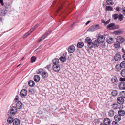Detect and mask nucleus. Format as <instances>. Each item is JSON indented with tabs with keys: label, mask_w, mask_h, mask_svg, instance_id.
<instances>
[{
	"label": "nucleus",
	"mask_w": 125,
	"mask_h": 125,
	"mask_svg": "<svg viewBox=\"0 0 125 125\" xmlns=\"http://www.w3.org/2000/svg\"><path fill=\"white\" fill-rule=\"evenodd\" d=\"M116 40L120 43H122L124 41L125 39L123 37L119 36L117 37Z\"/></svg>",
	"instance_id": "obj_7"
},
{
	"label": "nucleus",
	"mask_w": 125,
	"mask_h": 125,
	"mask_svg": "<svg viewBox=\"0 0 125 125\" xmlns=\"http://www.w3.org/2000/svg\"><path fill=\"white\" fill-rule=\"evenodd\" d=\"M28 84L30 86H33L35 85L34 82L31 80L29 81L28 82Z\"/></svg>",
	"instance_id": "obj_24"
},
{
	"label": "nucleus",
	"mask_w": 125,
	"mask_h": 125,
	"mask_svg": "<svg viewBox=\"0 0 125 125\" xmlns=\"http://www.w3.org/2000/svg\"><path fill=\"white\" fill-rule=\"evenodd\" d=\"M44 71L42 69H41L39 70L37 72V73L38 74H41Z\"/></svg>",
	"instance_id": "obj_44"
},
{
	"label": "nucleus",
	"mask_w": 125,
	"mask_h": 125,
	"mask_svg": "<svg viewBox=\"0 0 125 125\" xmlns=\"http://www.w3.org/2000/svg\"><path fill=\"white\" fill-rule=\"evenodd\" d=\"M51 32V31H48L43 36H44V37H46L49 34L50 32Z\"/></svg>",
	"instance_id": "obj_46"
},
{
	"label": "nucleus",
	"mask_w": 125,
	"mask_h": 125,
	"mask_svg": "<svg viewBox=\"0 0 125 125\" xmlns=\"http://www.w3.org/2000/svg\"><path fill=\"white\" fill-rule=\"evenodd\" d=\"M104 124L105 125H108L110 123V120L108 118H105L104 120Z\"/></svg>",
	"instance_id": "obj_15"
},
{
	"label": "nucleus",
	"mask_w": 125,
	"mask_h": 125,
	"mask_svg": "<svg viewBox=\"0 0 125 125\" xmlns=\"http://www.w3.org/2000/svg\"><path fill=\"white\" fill-rule=\"evenodd\" d=\"M100 125H106L104 124L101 123Z\"/></svg>",
	"instance_id": "obj_63"
},
{
	"label": "nucleus",
	"mask_w": 125,
	"mask_h": 125,
	"mask_svg": "<svg viewBox=\"0 0 125 125\" xmlns=\"http://www.w3.org/2000/svg\"><path fill=\"white\" fill-rule=\"evenodd\" d=\"M111 81L113 83L115 84L117 82L118 80L117 77L114 76L112 78Z\"/></svg>",
	"instance_id": "obj_16"
},
{
	"label": "nucleus",
	"mask_w": 125,
	"mask_h": 125,
	"mask_svg": "<svg viewBox=\"0 0 125 125\" xmlns=\"http://www.w3.org/2000/svg\"><path fill=\"white\" fill-rule=\"evenodd\" d=\"M106 41L108 43L111 44L113 42L114 39L112 38L108 37L107 38Z\"/></svg>",
	"instance_id": "obj_11"
},
{
	"label": "nucleus",
	"mask_w": 125,
	"mask_h": 125,
	"mask_svg": "<svg viewBox=\"0 0 125 125\" xmlns=\"http://www.w3.org/2000/svg\"><path fill=\"white\" fill-rule=\"evenodd\" d=\"M36 59V57L32 56L31 58V62L33 63L34 62Z\"/></svg>",
	"instance_id": "obj_40"
},
{
	"label": "nucleus",
	"mask_w": 125,
	"mask_h": 125,
	"mask_svg": "<svg viewBox=\"0 0 125 125\" xmlns=\"http://www.w3.org/2000/svg\"><path fill=\"white\" fill-rule=\"evenodd\" d=\"M120 8L119 6L117 7L116 9V10L118 12H119L120 11Z\"/></svg>",
	"instance_id": "obj_50"
},
{
	"label": "nucleus",
	"mask_w": 125,
	"mask_h": 125,
	"mask_svg": "<svg viewBox=\"0 0 125 125\" xmlns=\"http://www.w3.org/2000/svg\"><path fill=\"white\" fill-rule=\"evenodd\" d=\"M23 106V104L20 101H19L16 104V108L17 109H21Z\"/></svg>",
	"instance_id": "obj_10"
},
{
	"label": "nucleus",
	"mask_w": 125,
	"mask_h": 125,
	"mask_svg": "<svg viewBox=\"0 0 125 125\" xmlns=\"http://www.w3.org/2000/svg\"><path fill=\"white\" fill-rule=\"evenodd\" d=\"M29 92L31 94H33L34 93V92L33 90H29Z\"/></svg>",
	"instance_id": "obj_55"
},
{
	"label": "nucleus",
	"mask_w": 125,
	"mask_h": 125,
	"mask_svg": "<svg viewBox=\"0 0 125 125\" xmlns=\"http://www.w3.org/2000/svg\"><path fill=\"white\" fill-rule=\"evenodd\" d=\"M7 13V11L4 10H1V15L2 16H4Z\"/></svg>",
	"instance_id": "obj_31"
},
{
	"label": "nucleus",
	"mask_w": 125,
	"mask_h": 125,
	"mask_svg": "<svg viewBox=\"0 0 125 125\" xmlns=\"http://www.w3.org/2000/svg\"><path fill=\"white\" fill-rule=\"evenodd\" d=\"M120 43L117 41L114 44V47L116 48H119L120 46Z\"/></svg>",
	"instance_id": "obj_28"
},
{
	"label": "nucleus",
	"mask_w": 125,
	"mask_h": 125,
	"mask_svg": "<svg viewBox=\"0 0 125 125\" xmlns=\"http://www.w3.org/2000/svg\"><path fill=\"white\" fill-rule=\"evenodd\" d=\"M97 40L101 43L102 42H104V37L103 35H101L98 37Z\"/></svg>",
	"instance_id": "obj_12"
},
{
	"label": "nucleus",
	"mask_w": 125,
	"mask_h": 125,
	"mask_svg": "<svg viewBox=\"0 0 125 125\" xmlns=\"http://www.w3.org/2000/svg\"><path fill=\"white\" fill-rule=\"evenodd\" d=\"M122 58L123 59L125 60V53L123 55Z\"/></svg>",
	"instance_id": "obj_57"
},
{
	"label": "nucleus",
	"mask_w": 125,
	"mask_h": 125,
	"mask_svg": "<svg viewBox=\"0 0 125 125\" xmlns=\"http://www.w3.org/2000/svg\"><path fill=\"white\" fill-rule=\"evenodd\" d=\"M0 2L1 5L2 6H3L4 5V3L3 0H0Z\"/></svg>",
	"instance_id": "obj_53"
},
{
	"label": "nucleus",
	"mask_w": 125,
	"mask_h": 125,
	"mask_svg": "<svg viewBox=\"0 0 125 125\" xmlns=\"http://www.w3.org/2000/svg\"><path fill=\"white\" fill-rule=\"evenodd\" d=\"M117 102L119 104H122L124 102V100L123 98L121 97H118L117 99Z\"/></svg>",
	"instance_id": "obj_13"
},
{
	"label": "nucleus",
	"mask_w": 125,
	"mask_h": 125,
	"mask_svg": "<svg viewBox=\"0 0 125 125\" xmlns=\"http://www.w3.org/2000/svg\"><path fill=\"white\" fill-rule=\"evenodd\" d=\"M44 37V36H42V37L40 39V40H39L38 41V42H41V41H42L45 38V37Z\"/></svg>",
	"instance_id": "obj_48"
},
{
	"label": "nucleus",
	"mask_w": 125,
	"mask_h": 125,
	"mask_svg": "<svg viewBox=\"0 0 125 125\" xmlns=\"http://www.w3.org/2000/svg\"><path fill=\"white\" fill-rule=\"evenodd\" d=\"M121 74L122 77H125V69H123L121 71Z\"/></svg>",
	"instance_id": "obj_35"
},
{
	"label": "nucleus",
	"mask_w": 125,
	"mask_h": 125,
	"mask_svg": "<svg viewBox=\"0 0 125 125\" xmlns=\"http://www.w3.org/2000/svg\"><path fill=\"white\" fill-rule=\"evenodd\" d=\"M93 43L94 47H97L99 46L100 42L97 40H96L94 41Z\"/></svg>",
	"instance_id": "obj_19"
},
{
	"label": "nucleus",
	"mask_w": 125,
	"mask_h": 125,
	"mask_svg": "<svg viewBox=\"0 0 125 125\" xmlns=\"http://www.w3.org/2000/svg\"><path fill=\"white\" fill-rule=\"evenodd\" d=\"M106 2L107 4L109 5H112L114 4L112 0H107Z\"/></svg>",
	"instance_id": "obj_25"
},
{
	"label": "nucleus",
	"mask_w": 125,
	"mask_h": 125,
	"mask_svg": "<svg viewBox=\"0 0 125 125\" xmlns=\"http://www.w3.org/2000/svg\"><path fill=\"white\" fill-rule=\"evenodd\" d=\"M120 66L122 68H125V61H123L120 64Z\"/></svg>",
	"instance_id": "obj_38"
},
{
	"label": "nucleus",
	"mask_w": 125,
	"mask_h": 125,
	"mask_svg": "<svg viewBox=\"0 0 125 125\" xmlns=\"http://www.w3.org/2000/svg\"><path fill=\"white\" fill-rule=\"evenodd\" d=\"M115 68L117 71H119L121 69V67L120 65L119 64H117L115 66Z\"/></svg>",
	"instance_id": "obj_37"
},
{
	"label": "nucleus",
	"mask_w": 125,
	"mask_h": 125,
	"mask_svg": "<svg viewBox=\"0 0 125 125\" xmlns=\"http://www.w3.org/2000/svg\"><path fill=\"white\" fill-rule=\"evenodd\" d=\"M75 47L74 46H70L68 49V51L70 53H73L75 51Z\"/></svg>",
	"instance_id": "obj_9"
},
{
	"label": "nucleus",
	"mask_w": 125,
	"mask_h": 125,
	"mask_svg": "<svg viewBox=\"0 0 125 125\" xmlns=\"http://www.w3.org/2000/svg\"><path fill=\"white\" fill-rule=\"evenodd\" d=\"M48 76L47 73L44 71L43 72L42 74V77L44 78H47Z\"/></svg>",
	"instance_id": "obj_26"
},
{
	"label": "nucleus",
	"mask_w": 125,
	"mask_h": 125,
	"mask_svg": "<svg viewBox=\"0 0 125 125\" xmlns=\"http://www.w3.org/2000/svg\"><path fill=\"white\" fill-rule=\"evenodd\" d=\"M37 27L38 25H36L33 28H32V29H33L34 30L35 29V28H37Z\"/></svg>",
	"instance_id": "obj_58"
},
{
	"label": "nucleus",
	"mask_w": 125,
	"mask_h": 125,
	"mask_svg": "<svg viewBox=\"0 0 125 125\" xmlns=\"http://www.w3.org/2000/svg\"><path fill=\"white\" fill-rule=\"evenodd\" d=\"M17 112V108L16 106H12L8 112V115L10 116H12L15 114Z\"/></svg>",
	"instance_id": "obj_2"
},
{
	"label": "nucleus",
	"mask_w": 125,
	"mask_h": 125,
	"mask_svg": "<svg viewBox=\"0 0 125 125\" xmlns=\"http://www.w3.org/2000/svg\"><path fill=\"white\" fill-rule=\"evenodd\" d=\"M112 9L111 7L109 6H106V10L107 11H111L112 10Z\"/></svg>",
	"instance_id": "obj_33"
},
{
	"label": "nucleus",
	"mask_w": 125,
	"mask_h": 125,
	"mask_svg": "<svg viewBox=\"0 0 125 125\" xmlns=\"http://www.w3.org/2000/svg\"><path fill=\"white\" fill-rule=\"evenodd\" d=\"M60 60L63 62H64L66 61V59L65 57L61 56L60 58Z\"/></svg>",
	"instance_id": "obj_42"
},
{
	"label": "nucleus",
	"mask_w": 125,
	"mask_h": 125,
	"mask_svg": "<svg viewBox=\"0 0 125 125\" xmlns=\"http://www.w3.org/2000/svg\"><path fill=\"white\" fill-rule=\"evenodd\" d=\"M118 114L120 116H123L125 115V112L124 111L120 109L118 111Z\"/></svg>",
	"instance_id": "obj_20"
},
{
	"label": "nucleus",
	"mask_w": 125,
	"mask_h": 125,
	"mask_svg": "<svg viewBox=\"0 0 125 125\" xmlns=\"http://www.w3.org/2000/svg\"><path fill=\"white\" fill-rule=\"evenodd\" d=\"M122 50L123 52H124L125 53V51H124V50L123 49H122Z\"/></svg>",
	"instance_id": "obj_64"
},
{
	"label": "nucleus",
	"mask_w": 125,
	"mask_h": 125,
	"mask_svg": "<svg viewBox=\"0 0 125 125\" xmlns=\"http://www.w3.org/2000/svg\"><path fill=\"white\" fill-rule=\"evenodd\" d=\"M15 99L16 100H18V96H16V98H15Z\"/></svg>",
	"instance_id": "obj_61"
},
{
	"label": "nucleus",
	"mask_w": 125,
	"mask_h": 125,
	"mask_svg": "<svg viewBox=\"0 0 125 125\" xmlns=\"http://www.w3.org/2000/svg\"><path fill=\"white\" fill-rule=\"evenodd\" d=\"M54 65H57L59 63V60L57 58H55L53 59L52 61Z\"/></svg>",
	"instance_id": "obj_22"
},
{
	"label": "nucleus",
	"mask_w": 125,
	"mask_h": 125,
	"mask_svg": "<svg viewBox=\"0 0 125 125\" xmlns=\"http://www.w3.org/2000/svg\"><path fill=\"white\" fill-rule=\"evenodd\" d=\"M100 47L102 48H104L105 47L106 45L105 43L104 42H102L100 43Z\"/></svg>",
	"instance_id": "obj_36"
},
{
	"label": "nucleus",
	"mask_w": 125,
	"mask_h": 125,
	"mask_svg": "<svg viewBox=\"0 0 125 125\" xmlns=\"http://www.w3.org/2000/svg\"><path fill=\"white\" fill-rule=\"evenodd\" d=\"M53 70L55 72H59L60 69V66L58 64L53 65Z\"/></svg>",
	"instance_id": "obj_4"
},
{
	"label": "nucleus",
	"mask_w": 125,
	"mask_h": 125,
	"mask_svg": "<svg viewBox=\"0 0 125 125\" xmlns=\"http://www.w3.org/2000/svg\"><path fill=\"white\" fill-rule=\"evenodd\" d=\"M40 77L38 75H35L34 77V81L37 82H39L40 80Z\"/></svg>",
	"instance_id": "obj_17"
},
{
	"label": "nucleus",
	"mask_w": 125,
	"mask_h": 125,
	"mask_svg": "<svg viewBox=\"0 0 125 125\" xmlns=\"http://www.w3.org/2000/svg\"><path fill=\"white\" fill-rule=\"evenodd\" d=\"M120 97L124 98H125V92L124 91L121 92L120 93Z\"/></svg>",
	"instance_id": "obj_29"
},
{
	"label": "nucleus",
	"mask_w": 125,
	"mask_h": 125,
	"mask_svg": "<svg viewBox=\"0 0 125 125\" xmlns=\"http://www.w3.org/2000/svg\"><path fill=\"white\" fill-rule=\"evenodd\" d=\"M113 18L115 20L117 19L118 17V15L117 14H115L112 16Z\"/></svg>",
	"instance_id": "obj_41"
},
{
	"label": "nucleus",
	"mask_w": 125,
	"mask_h": 125,
	"mask_svg": "<svg viewBox=\"0 0 125 125\" xmlns=\"http://www.w3.org/2000/svg\"><path fill=\"white\" fill-rule=\"evenodd\" d=\"M123 10V14L125 15V7H124L122 9Z\"/></svg>",
	"instance_id": "obj_54"
},
{
	"label": "nucleus",
	"mask_w": 125,
	"mask_h": 125,
	"mask_svg": "<svg viewBox=\"0 0 125 125\" xmlns=\"http://www.w3.org/2000/svg\"><path fill=\"white\" fill-rule=\"evenodd\" d=\"M120 80L121 82H124L125 81V78H120Z\"/></svg>",
	"instance_id": "obj_52"
},
{
	"label": "nucleus",
	"mask_w": 125,
	"mask_h": 125,
	"mask_svg": "<svg viewBox=\"0 0 125 125\" xmlns=\"http://www.w3.org/2000/svg\"><path fill=\"white\" fill-rule=\"evenodd\" d=\"M112 124V125H119L118 123L115 121H113Z\"/></svg>",
	"instance_id": "obj_49"
},
{
	"label": "nucleus",
	"mask_w": 125,
	"mask_h": 125,
	"mask_svg": "<svg viewBox=\"0 0 125 125\" xmlns=\"http://www.w3.org/2000/svg\"><path fill=\"white\" fill-rule=\"evenodd\" d=\"M118 87L120 89H125V83L124 82H121L119 84Z\"/></svg>",
	"instance_id": "obj_5"
},
{
	"label": "nucleus",
	"mask_w": 125,
	"mask_h": 125,
	"mask_svg": "<svg viewBox=\"0 0 125 125\" xmlns=\"http://www.w3.org/2000/svg\"><path fill=\"white\" fill-rule=\"evenodd\" d=\"M101 21L102 23H104V24H105V21L104 20H101Z\"/></svg>",
	"instance_id": "obj_59"
},
{
	"label": "nucleus",
	"mask_w": 125,
	"mask_h": 125,
	"mask_svg": "<svg viewBox=\"0 0 125 125\" xmlns=\"http://www.w3.org/2000/svg\"><path fill=\"white\" fill-rule=\"evenodd\" d=\"M27 90L25 89L22 90L21 91L20 94L21 96L22 97H25L27 95Z\"/></svg>",
	"instance_id": "obj_3"
},
{
	"label": "nucleus",
	"mask_w": 125,
	"mask_h": 125,
	"mask_svg": "<svg viewBox=\"0 0 125 125\" xmlns=\"http://www.w3.org/2000/svg\"><path fill=\"white\" fill-rule=\"evenodd\" d=\"M90 22V21H88L86 23H85V25H87Z\"/></svg>",
	"instance_id": "obj_60"
},
{
	"label": "nucleus",
	"mask_w": 125,
	"mask_h": 125,
	"mask_svg": "<svg viewBox=\"0 0 125 125\" xmlns=\"http://www.w3.org/2000/svg\"><path fill=\"white\" fill-rule=\"evenodd\" d=\"M114 60L116 61H120L121 59V56L120 54L118 53L116 54L114 57Z\"/></svg>",
	"instance_id": "obj_8"
},
{
	"label": "nucleus",
	"mask_w": 125,
	"mask_h": 125,
	"mask_svg": "<svg viewBox=\"0 0 125 125\" xmlns=\"http://www.w3.org/2000/svg\"><path fill=\"white\" fill-rule=\"evenodd\" d=\"M115 25V23H113L107 25V28L108 29L110 30L115 29L114 27Z\"/></svg>",
	"instance_id": "obj_6"
},
{
	"label": "nucleus",
	"mask_w": 125,
	"mask_h": 125,
	"mask_svg": "<svg viewBox=\"0 0 125 125\" xmlns=\"http://www.w3.org/2000/svg\"><path fill=\"white\" fill-rule=\"evenodd\" d=\"M20 123V120L18 119H15L13 120V125H19Z\"/></svg>",
	"instance_id": "obj_14"
},
{
	"label": "nucleus",
	"mask_w": 125,
	"mask_h": 125,
	"mask_svg": "<svg viewBox=\"0 0 125 125\" xmlns=\"http://www.w3.org/2000/svg\"><path fill=\"white\" fill-rule=\"evenodd\" d=\"M114 112L112 110H110L108 112L109 116L110 117L113 116L114 115Z\"/></svg>",
	"instance_id": "obj_23"
},
{
	"label": "nucleus",
	"mask_w": 125,
	"mask_h": 125,
	"mask_svg": "<svg viewBox=\"0 0 125 125\" xmlns=\"http://www.w3.org/2000/svg\"><path fill=\"white\" fill-rule=\"evenodd\" d=\"M85 42L87 43L88 47L90 49L92 48L94 46L93 42L91 39L89 37H87L85 39Z\"/></svg>",
	"instance_id": "obj_1"
},
{
	"label": "nucleus",
	"mask_w": 125,
	"mask_h": 125,
	"mask_svg": "<svg viewBox=\"0 0 125 125\" xmlns=\"http://www.w3.org/2000/svg\"><path fill=\"white\" fill-rule=\"evenodd\" d=\"M74 24H75V23H73V24H72L71 25V27H73L74 25Z\"/></svg>",
	"instance_id": "obj_62"
},
{
	"label": "nucleus",
	"mask_w": 125,
	"mask_h": 125,
	"mask_svg": "<svg viewBox=\"0 0 125 125\" xmlns=\"http://www.w3.org/2000/svg\"><path fill=\"white\" fill-rule=\"evenodd\" d=\"M93 25L94 27L95 31L99 29L100 28L99 24H96L95 25Z\"/></svg>",
	"instance_id": "obj_43"
},
{
	"label": "nucleus",
	"mask_w": 125,
	"mask_h": 125,
	"mask_svg": "<svg viewBox=\"0 0 125 125\" xmlns=\"http://www.w3.org/2000/svg\"><path fill=\"white\" fill-rule=\"evenodd\" d=\"M84 45V43L82 42H79L77 44V47L79 48H82Z\"/></svg>",
	"instance_id": "obj_30"
},
{
	"label": "nucleus",
	"mask_w": 125,
	"mask_h": 125,
	"mask_svg": "<svg viewBox=\"0 0 125 125\" xmlns=\"http://www.w3.org/2000/svg\"><path fill=\"white\" fill-rule=\"evenodd\" d=\"M33 31V29H31L27 33L23 36V38H25L27 36L30 34Z\"/></svg>",
	"instance_id": "obj_21"
},
{
	"label": "nucleus",
	"mask_w": 125,
	"mask_h": 125,
	"mask_svg": "<svg viewBox=\"0 0 125 125\" xmlns=\"http://www.w3.org/2000/svg\"><path fill=\"white\" fill-rule=\"evenodd\" d=\"M62 6L60 7H59L58 9L56 11V12L57 13L60 10V9H62Z\"/></svg>",
	"instance_id": "obj_56"
},
{
	"label": "nucleus",
	"mask_w": 125,
	"mask_h": 125,
	"mask_svg": "<svg viewBox=\"0 0 125 125\" xmlns=\"http://www.w3.org/2000/svg\"><path fill=\"white\" fill-rule=\"evenodd\" d=\"M110 19H109L106 21H105V25H106L107 24H108L110 22Z\"/></svg>",
	"instance_id": "obj_51"
},
{
	"label": "nucleus",
	"mask_w": 125,
	"mask_h": 125,
	"mask_svg": "<svg viewBox=\"0 0 125 125\" xmlns=\"http://www.w3.org/2000/svg\"><path fill=\"white\" fill-rule=\"evenodd\" d=\"M112 107L113 109H117L118 107L117 105L115 103H114L113 104Z\"/></svg>",
	"instance_id": "obj_45"
},
{
	"label": "nucleus",
	"mask_w": 125,
	"mask_h": 125,
	"mask_svg": "<svg viewBox=\"0 0 125 125\" xmlns=\"http://www.w3.org/2000/svg\"><path fill=\"white\" fill-rule=\"evenodd\" d=\"M117 92L116 90H113L111 92L112 94L114 96H116L117 95Z\"/></svg>",
	"instance_id": "obj_27"
},
{
	"label": "nucleus",
	"mask_w": 125,
	"mask_h": 125,
	"mask_svg": "<svg viewBox=\"0 0 125 125\" xmlns=\"http://www.w3.org/2000/svg\"><path fill=\"white\" fill-rule=\"evenodd\" d=\"M117 34H122L123 32V31L121 30H119L116 31L115 32Z\"/></svg>",
	"instance_id": "obj_47"
},
{
	"label": "nucleus",
	"mask_w": 125,
	"mask_h": 125,
	"mask_svg": "<svg viewBox=\"0 0 125 125\" xmlns=\"http://www.w3.org/2000/svg\"><path fill=\"white\" fill-rule=\"evenodd\" d=\"M114 119L115 121H119L121 120V117L119 115H115V116Z\"/></svg>",
	"instance_id": "obj_18"
},
{
	"label": "nucleus",
	"mask_w": 125,
	"mask_h": 125,
	"mask_svg": "<svg viewBox=\"0 0 125 125\" xmlns=\"http://www.w3.org/2000/svg\"><path fill=\"white\" fill-rule=\"evenodd\" d=\"M118 17V18L119 20L120 21H121L123 20L124 17L123 15L121 14H120Z\"/></svg>",
	"instance_id": "obj_39"
},
{
	"label": "nucleus",
	"mask_w": 125,
	"mask_h": 125,
	"mask_svg": "<svg viewBox=\"0 0 125 125\" xmlns=\"http://www.w3.org/2000/svg\"><path fill=\"white\" fill-rule=\"evenodd\" d=\"M95 31V30L93 25L91 26L88 30V31L91 32H93Z\"/></svg>",
	"instance_id": "obj_34"
},
{
	"label": "nucleus",
	"mask_w": 125,
	"mask_h": 125,
	"mask_svg": "<svg viewBox=\"0 0 125 125\" xmlns=\"http://www.w3.org/2000/svg\"><path fill=\"white\" fill-rule=\"evenodd\" d=\"M13 118L11 117H9L7 120V121L8 123H10L12 122H13Z\"/></svg>",
	"instance_id": "obj_32"
}]
</instances>
